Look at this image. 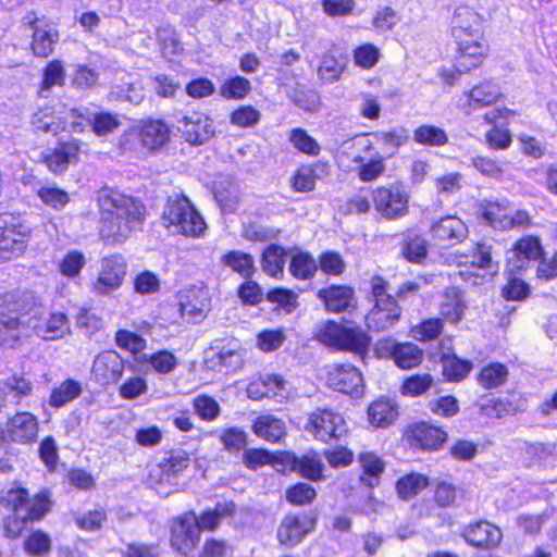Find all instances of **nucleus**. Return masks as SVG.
I'll return each instance as SVG.
<instances>
[{"label":"nucleus","mask_w":557,"mask_h":557,"mask_svg":"<svg viewBox=\"0 0 557 557\" xmlns=\"http://www.w3.org/2000/svg\"><path fill=\"white\" fill-rule=\"evenodd\" d=\"M98 206L99 234L107 243L127 239L141 227L146 216L145 206L139 200L110 188L99 190Z\"/></svg>","instance_id":"obj_1"},{"label":"nucleus","mask_w":557,"mask_h":557,"mask_svg":"<svg viewBox=\"0 0 557 557\" xmlns=\"http://www.w3.org/2000/svg\"><path fill=\"white\" fill-rule=\"evenodd\" d=\"M32 310L30 294L8 293L0 297V345L14 348L30 336Z\"/></svg>","instance_id":"obj_2"},{"label":"nucleus","mask_w":557,"mask_h":557,"mask_svg":"<svg viewBox=\"0 0 557 557\" xmlns=\"http://www.w3.org/2000/svg\"><path fill=\"white\" fill-rule=\"evenodd\" d=\"M0 503L13 511V516L7 520L8 533L13 537L26 535L25 550L30 555L35 554V503L32 502L28 491L21 486L12 487L1 494Z\"/></svg>","instance_id":"obj_3"},{"label":"nucleus","mask_w":557,"mask_h":557,"mask_svg":"<svg viewBox=\"0 0 557 557\" xmlns=\"http://www.w3.org/2000/svg\"><path fill=\"white\" fill-rule=\"evenodd\" d=\"M162 224L175 234L201 236L207 224L191 201L183 194L168 197L162 212Z\"/></svg>","instance_id":"obj_4"},{"label":"nucleus","mask_w":557,"mask_h":557,"mask_svg":"<svg viewBox=\"0 0 557 557\" xmlns=\"http://www.w3.org/2000/svg\"><path fill=\"white\" fill-rule=\"evenodd\" d=\"M314 338L325 346L363 355L370 346V337L360 327H349L334 321L317 326Z\"/></svg>","instance_id":"obj_5"},{"label":"nucleus","mask_w":557,"mask_h":557,"mask_svg":"<svg viewBox=\"0 0 557 557\" xmlns=\"http://www.w3.org/2000/svg\"><path fill=\"white\" fill-rule=\"evenodd\" d=\"M32 237V228L12 214L0 215V262L23 253Z\"/></svg>","instance_id":"obj_6"},{"label":"nucleus","mask_w":557,"mask_h":557,"mask_svg":"<svg viewBox=\"0 0 557 557\" xmlns=\"http://www.w3.org/2000/svg\"><path fill=\"white\" fill-rule=\"evenodd\" d=\"M372 201L376 212L384 219L396 220L408 213L409 194L399 183L375 188Z\"/></svg>","instance_id":"obj_7"},{"label":"nucleus","mask_w":557,"mask_h":557,"mask_svg":"<svg viewBox=\"0 0 557 557\" xmlns=\"http://www.w3.org/2000/svg\"><path fill=\"white\" fill-rule=\"evenodd\" d=\"M463 258L465 261L461 263L467 269L460 270L459 275L463 281L471 282L473 285L480 284L479 278L493 276L499 270L498 262L494 260L493 247L486 243H476L470 253H466Z\"/></svg>","instance_id":"obj_8"},{"label":"nucleus","mask_w":557,"mask_h":557,"mask_svg":"<svg viewBox=\"0 0 557 557\" xmlns=\"http://www.w3.org/2000/svg\"><path fill=\"white\" fill-rule=\"evenodd\" d=\"M482 218L495 230L525 227L531 223L525 210H512L508 200L487 202L482 209Z\"/></svg>","instance_id":"obj_9"},{"label":"nucleus","mask_w":557,"mask_h":557,"mask_svg":"<svg viewBox=\"0 0 557 557\" xmlns=\"http://www.w3.org/2000/svg\"><path fill=\"white\" fill-rule=\"evenodd\" d=\"M306 429L322 442L338 440L347 432L344 418L330 409H317L309 414Z\"/></svg>","instance_id":"obj_10"},{"label":"nucleus","mask_w":557,"mask_h":557,"mask_svg":"<svg viewBox=\"0 0 557 557\" xmlns=\"http://www.w3.org/2000/svg\"><path fill=\"white\" fill-rule=\"evenodd\" d=\"M125 275L126 264L121 256L106 257L101 261V269L91 290L97 295H109L121 287Z\"/></svg>","instance_id":"obj_11"},{"label":"nucleus","mask_w":557,"mask_h":557,"mask_svg":"<svg viewBox=\"0 0 557 557\" xmlns=\"http://www.w3.org/2000/svg\"><path fill=\"white\" fill-rule=\"evenodd\" d=\"M329 387L345 394H359L363 388L361 372L349 363H334L325 368Z\"/></svg>","instance_id":"obj_12"},{"label":"nucleus","mask_w":557,"mask_h":557,"mask_svg":"<svg viewBox=\"0 0 557 557\" xmlns=\"http://www.w3.org/2000/svg\"><path fill=\"white\" fill-rule=\"evenodd\" d=\"M200 540L197 515L188 511L175 519L172 525L171 544L180 553L187 555Z\"/></svg>","instance_id":"obj_13"},{"label":"nucleus","mask_w":557,"mask_h":557,"mask_svg":"<svg viewBox=\"0 0 557 557\" xmlns=\"http://www.w3.org/2000/svg\"><path fill=\"white\" fill-rule=\"evenodd\" d=\"M315 528V518L307 515H287L277 529V540L282 545L296 546Z\"/></svg>","instance_id":"obj_14"},{"label":"nucleus","mask_w":557,"mask_h":557,"mask_svg":"<svg viewBox=\"0 0 557 557\" xmlns=\"http://www.w3.org/2000/svg\"><path fill=\"white\" fill-rule=\"evenodd\" d=\"M461 535L469 545L482 549L498 547L503 539L500 529L486 520L468 524Z\"/></svg>","instance_id":"obj_15"},{"label":"nucleus","mask_w":557,"mask_h":557,"mask_svg":"<svg viewBox=\"0 0 557 557\" xmlns=\"http://www.w3.org/2000/svg\"><path fill=\"white\" fill-rule=\"evenodd\" d=\"M124 362L122 357L113 350H107L99 354L91 368V375L96 382L101 385L115 383L123 374Z\"/></svg>","instance_id":"obj_16"},{"label":"nucleus","mask_w":557,"mask_h":557,"mask_svg":"<svg viewBox=\"0 0 557 557\" xmlns=\"http://www.w3.org/2000/svg\"><path fill=\"white\" fill-rule=\"evenodd\" d=\"M181 313L191 322L205 319L210 309V294L207 287L193 286L181 298Z\"/></svg>","instance_id":"obj_17"},{"label":"nucleus","mask_w":557,"mask_h":557,"mask_svg":"<svg viewBox=\"0 0 557 557\" xmlns=\"http://www.w3.org/2000/svg\"><path fill=\"white\" fill-rule=\"evenodd\" d=\"M178 128L184 138L193 145H201L213 135L209 119L197 112L184 115L180 120Z\"/></svg>","instance_id":"obj_18"},{"label":"nucleus","mask_w":557,"mask_h":557,"mask_svg":"<svg viewBox=\"0 0 557 557\" xmlns=\"http://www.w3.org/2000/svg\"><path fill=\"white\" fill-rule=\"evenodd\" d=\"M431 233L440 243L456 245L468 237L469 231L461 219L447 215L432 225Z\"/></svg>","instance_id":"obj_19"},{"label":"nucleus","mask_w":557,"mask_h":557,"mask_svg":"<svg viewBox=\"0 0 557 557\" xmlns=\"http://www.w3.org/2000/svg\"><path fill=\"white\" fill-rule=\"evenodd\" d=\"M244 356L240 349L219 348L211 346L206 351L205 362L213 371H234L243 364Z\"/></svg>","instance_id":"obj_20"},{"label":"nucleus","mask_w":557,"mask_h":557,"mask_svg":"<svg viewBox=\"0 0 557 557\" xmlns=\"http://www.w3.org/2000/svg\"><path fill=\"white\" fill-rule=\"evenodd\" d=\"M542 253L539 238L529 236L520 239L511 251V257L508 258L509 273L524 269L528 261L539 259Z\"/></svg>","instance_id":"obj_21"},{"label":"nucleus","mask_w":557,"mask_h":557,"mask_svg":"<svg viewBox=\"0 0 557 557\" xmlns=\"http://www.w3.org/2000/svg\"><path fill=\"white\" fill-rule=\"evenodd\" d=\"M481 26L480 15L469 7H459L456 9L451 20V35L457 40H463V37L472 38L479 33Z\"/></svg>","instance_id":"obj_22"},{"label":"nucleus","mask_w":557,"mask_h":557,"mask_svg":"<svg viewBox=\"0 0 557 557\" xmlns=\"http://www.w3.org/2000/svg\"><path fill=\"white\" fill-rule=\"evenodd\" d=\"M401 308L397 302L391 305H374L366 317L367 325L375 332L385 331L394 326L400 319Z\"/></svg>","instance_id":"obj_23"},{"label":"nucleus","mask_w":557,"mask_h":557,"mask_svg":"<svg viewBox=\"0 0 557 557\" xmlns=\"http://www.w3.org/2000/svg\"><path fill=\"white\" fill-rule=\"evenodd\" d=\"M465 95L467 103L462 108L467 114H470L473 110L495 103L500 97V89L494 82L485 81Z\"/></svg>","instance_id":"obj_24"},{"label":"nucleus","mask_w":557,"mask_h":557,"mask_svg":"<svg viewBox=\"0 0 557 557\" xmlns=\"http://www.w3.org/2000/svg\"><path fill=\"white\" fill-rule=\"evenodd\" d=\"M189 458L186 451L182 449L171 450L169 451L162 460L150 469L149 476L153 479L158 478L159 482H163V476H166V480L173 474H177L183 471L188 466Z\"/></svg>","instance_id":"obj_25"},{"label":"nucleus","mask_w":557,"mask_h":557,"mask_svg":"<svg viewBox=\"0 0 557 557\" xmlns=\"http://www.w3.org/2000/svg\"><path fill=\"white\" fill-rule=\"evenodd\" d=\"M457 42L459 46V55L456 63L458 73L478 66L486 55V47L472 38Z\"/></svg>","instance_id":"obj_26"},{"label":"nucleus","mask_w":557,"mask_h":557,"mask_svg":"<svg viewBox=\"0 0 557 557\" xmlns=\"http://www.w3.org/2000/svg\"><path fill=\"white\" fill-rule=\"evenodd\" d=\"M78 156L77 144L70 141L63 143L51 152L42 156V162L49 171L54 174L63 173L67 170L69 164L76 160Z\"/></svg>","instance_id":"obj_27"},{"label":"nucleus","mask_w":557,"mask_h":557,"mask_svg":"<svg viewBox=\"0 0 557 557\" xmlns=\"http://www.w3.org/2000/svg\"><path fill=\"white\" fill-rule=\"evenodd\" d=\"M376 152L379 151L368 135H359L345 140L341 146V154L347 157L357 165L367 161Z\"/></svg>","instance_id":"obj_28"},{"label":"nucleus","mask_w":557,"mask_h":557,"mask_svg":"<svg viewBox=\"0 0 557 557\" xmlns=\"http://www.w3.org/2000/svg\"><path fill=\"white\" fill-rule=\"evenodd\" d=\"M32 382L23 376L14 375L0 383V410L9 404L18 403L22 397L30 395Z\"/></svg>","instance_id":"obj_29"},{"label":"nucleus","mask_w":557,"mask_h":557,"mask_svg":"<svg viewBox=\"0 0 557 557\" xmlns=\"http://www.w3.org/2000/svg\"><path fill=\"white\" fill-rule=\"evenodd\" d=\"M285 460L292 465V468L295 471L307 479L317 481L322 478L323 462L315 453H308L301 457H297L294 454H287L285 456Z\"/></svg>","instance_id":"obj_30"},{"label":"nucleus","mask_w":557,"mask_h":557,"mask_svg":"<svg viewBox=\"0 0 557 557\" xmlns=\"http://www.w3.org/2000/svg\"><path fill=\"white\" fill-rule=\"evenodd\" d=\"M236 507L233 502H219L213 509H208L197 516V524L201 531L216 530L222 520L233 517Z\"/></svg>","instance_id":"obj_31"},{"label":"nucleus","mask_w":557,"mask_h":557,"mask_svg":"<svg viewBox=\"0 0 557 557\" xmlns=\"http://www.w3.org/2000/svg\"><path fill=\"white\" fill-rule=\"evenodd\" d=\"M8 432L15 442H32L35 438V417L28 411L15 413L8 423Z\"/></svg>","instance_id":"obj_32"},{"label":"nucleus","mask_w":557,"mask_h":557,"mask_svg":"<svg viewBox=\"0 0 557 557\" xmlns=\"http://www.w3.org/2000/svg\"><path fill=\"white\" fill-rule=\"evenodd\" d=\"M140 139L145 147L154 150L165 145L170 139V128L161 120H149L140 129Z\"/></svg>","instance_id":"obj_33"},{"label":"nucleus","mask_w":557,"mask_h":557,"mask_svg":"<svg viewBox=\"0 0 557 557\" xmlns=\"http://www.w3.org/2000/svg\"><path fill=\"white\" fill-rule=\"evenodd\" d=\"M319 297L324 301L327 310L339 312L351 306L354 290L348 286H331L321 289Z\"/></svg>","instance_id":"obj_34"},{"label":"nucleus","mask_w":557,"mask_h":557,"mask_svg":"<svg viewBox=\"0 0 557 557\" xmlns=\"http://www.w3.org/2000/svg\"><path fill=\"white\" fill-rule=\"evenodd\" d=\"M252 430L257 436L272 443L278 442L286 434L284 421L271 414L258 417Z\"/></svg>","instance_id":"obj_35"},{"label":"nucleus","mask_w":557,"mask_h":557,"mask_svg":"<svg viewBox=\"0 0 557 557\" xmlns=\"http://www.w3.org/2000/svg\"><path fill=\"white\" fill-rule=\"evenodd\" d=\"M466 305L460 292L453 287L448 288L440 301V313L451 323L459 322L465 313Z\"/></svg>","instance_id":"obj_36"},{"label":"nucleus","mask_w":557,"mask_h":557,"mask_svg":"<svg viewBox=\"0 0 557 557\" xmlns=\"http://www.w3.org/2000/svg\"><path fill=\"white\" fill-rule=\"evenodd\" d=\"M412 436L423 449H436L446 441V432L442 429L420 423L412 429Z\"/></svg>","instance_id":"obj_37"},{"label":"nucleus","mask_w":557,"mask_h":557,"mask_svg":"<svg viewBox=\"0 0 557 557\" xmlns=\"http://www.w3.org/2000/svg\"><path fill=\"white\" fill-rule=\"evenodd\" d=\"M368 413L370 422L376 426L389 425L398 416L396 404L389 399H379L372 403Z\"/></svg>","instance_id":"obj_38"},{"label":"nucleus","mask_w":557,"mask_h":557,"mask_svg":"<svg viewBox=\"0 0 557 557\" xmlns=\"http://www.w3.org/2000/svg\"><path fill=\"white\" fill-rule=\"evenodd\" d=\"M284 388L285 381L281 375L268 373L261 375L259 381L251 383L247 392L249 397L257 399L268 397L271 393L276 395V391H282Z\"/></svg>","instance_id":"obj_39"},{"label":"nucleus","mask_w":557,"mask_h":557,"mask_svg":"<svg viewBox=\"0 0 557 557\" xmlns=\"http://www.w3.org/2000/svg\"><path fill=\"white\" fill-rule=\"evenodd\" d=\"M395 363L403 369H411L421 363L422 350L412 343H399L393 347L392 351Z\"/></svg>","instance_id":"obj_40"},{"label":"nucleus","mask_w":557,"mask_h":557,"mask_svg":"<svg viewBox=\"0 0 557 557\" xmlns=\"http://www.w3.org/2000/svg\"><path fill=\"white\" fill-rule=\"evenodd\" d=\"M65 73L63 63L60 60L50 61L44 69L38 94L44 96L53 87H62L65 84Z\"/></svg>","instance_id":"obj_41"},{"label":"nucleus","mask_w":557,"mask_h":557,"mask_svg":"<svg viewBox=\"0 0 557 557\" xmlns=\"http://www.w3.org/2000/svg\"><path fill=\"white\" fill-rule=\"evenodd\" d=\"M413 140L423 146L441 147L448 143V136L438 126L423 124L413 131Z\"/></svg>","instance_id":"obj_42"},{"label":"nucleus","mask_w":557,"mask_h":557,"mask_svg":"<svg viewBox=\"0 0 557 557\" xmlns=\"http://www.w3.org/2000/svg\"><path fill=\"white\" fill-rule=\"evenodd\" d=\"M82 392L83 388L79 382L72 379L65 380L52 391L49 404L55 408L63 407L67 403L76 399Z\"/></svg>","instance_id":"obj_43"},{"label":"nucleus","mask_w":557,"mask_h":557,"mask_svg":"<svg viewBox=\"0 0 557 557\" xmlns=\"http://www.w3.org/2000/svg\"><path fill=\"white\" fill-rule=\"evenodd\" d=\"M69 333V319L62 312L52 313L45 325L40 329V336L45 341H55L63 338ZM37 335H39L38 332Z\"/></svg>","instance_id":"obj_44"},{"label":"nucleus","mask_w":557,"mask_h":557,"mask_svg":"<svg viewBox=\"0 0 557 557\" xmlns=\"http://www.w3.org/2000/svg\"><path fill=\"white\" fill-rule=\"evenodd\" d=\"M285 256V250L282 247L276 245L269 246L262 255V270L273 277L282 275Z\"/></svg>","instance_id":"obj_45"},{"label":"nucleus","mask_w":557,"mask_h":557,"mask_svg":"<svg viewBox=\"0 0 557 557\" xmlns=\"http://www.w3.org/2000/svg\"><path fill=\"white\" fill-rule=\"evenodd\" d=\"M222 262L245 278L250 277L255 271L253 258L243 251L227 252L222 257Z\"/></svg>","instance_id":"obj_46"},{"label":"nucleus","mask_w":557,"mask_h":557,"mask_svg":"<svg viewBox=\"0 0 557 557\" xmlns=\"http://www.w3.org/2000/svg\"><path fill=\"white\" fill-rule=\"evenodd\" d=\"M372 136L384 145L388 156H393L401 145L408 141L409 132L400 126L385 132L373 133Z\"/></svg>","instance_id":"obj_47"},{"label":"nucleus","mask_w":557,"mask_h":557,"mask_svg":"<svg viewBox=\"0 0 557 557\" xmlns=\"http://www.w3.org/2000/svg\"><path fill=\"white\" fill-rule=\"evenodd\" d=\"M508 377V369L499 362L490 363L479 374V383L484 388H496L503 385Z\"/></svg>","instance_id":"obj_48"},{"label":"nucleus","mask_w":557,"mask_h":557,"mask_svg":"<svg viewBox=\"0 0 557 557\" xmlns=\"http://www.w3.org/2000/svg\"><path fill=\"white\" fill-rule=\"evenodd\" d=\"M357 175L363 183L377 180L386 170L384 158L380 152L356 166Z\"/></svg>","instance_id":"obj_49"},{"label":"nucleus","mask_w":557,"mask_h":557,"mask_svg":"<svg viewBox=\"0 0 557 557\" xmlns=\"http://www.w3.org/2000/svg\"><path fill=\"white\" fill-rule=\"evenodd\" d=\"M428 484L426 476L419 473H410L398 480L396 490L400 498L409 499L425 488Z\"/></svg>","instance_id":"obj_50"},{"label":"nucleus","mask_w":557,"mask_h":557,"mask_svg":"<svg viewBox=\"0 0 557 557\" xmlns=\"http://www.w3.org/2000/svg\"><path fill=\"white\" fill-rule=\"evenodd\" d=\"M143 359L160 374H169L173 372L178 364L176 356L166 349L159 350L150 355H144Z\"/></svg>","instance_id":"obj_51"},{"label":"nucleus","mask_w":557,"mask_h":557,"mask_svg":"<svg viewBox=\"0 0 557 557\" xmlns=\"http://www.w3.org/2000/svg\"><path fill=\"white\" fill-rule=\"evenodd\" d=\"M87 122L92 126L94 132L98 136L112 133L120 126L117 115L109 112L89 113Z\"/></svg>","instance_id":"obj_52"},{"label":"nucleus","mask_w":557,"mask_h":557,"mask_svg":"<svg viewBox=\"0 0 557 557\" xmlns=\"http://www.w3.org/2000/svg\"><path fill=\"white\" fill-rule=\"evenodd\" d=\"M289 269L295 277L306 280L314 275L317 262L309 253L300 252L293 257Z\"/></svg>","instance_id":"obj_53"},{"label":"nucleus","mask_w":557,"mask_h":557,"mask_svg":"<svg viewBox=\"0 0 557 557\" xmlns=\"http://www.w3.org/2000/svg\"><path fill=\"white\" fill-rule=\"evenodd\" d=\"M324 170V165L314 163L312 166L300 168L294 176L293 186L297 191H310L315 186L317 171Z\"/></svg>","instance_id":"obj_54"},{"label":"nucleus","mask_w":557,"mask_h":557,"mask_svg":"<svg viewBox=\"0 0 557 557\" xmlns=\"http://www.w3.org/2000/svg\"><path fill=\"white\" fill-rule=\"evenodd\" d=\"M344 71V66L333 55H324L318 69V76L324 84L337 82Z\"/></svg>","instance_id":"obj_55"},{"label":"nucleus","mask_w":557,"mask_h":557,"mask_svg":"<svg viewBox=\"0 0 557 557\" xmlns=\"http://www.w3.org/2000/svg\"><path fill=\"white\" fill-rule=\"evenodd\" d=\"M315 496V490L308 483H297L286 491V500L294 506L311 504Z\"/></svg>","instance_id":"obj_56"},{"label":"nucleus","mask_w":557,"mask_h":557,"mask_svg":"<svg viewBox=\"0 0 557 557\" xmlns=\"http://www.w3.org/2000/svg\"><path fill=\"white\" fill-rule=\"evenodd\" d=\"M289 140L295 148L304 153L310 156H318L320 153V145L302 128L292 129Z\"/></svg>","instance_id":"obj_57"},{"label":"nucleus","mask_w":557,"mask_h":557,"mask_svg":"<svg viewBox=\"0 0 557 557\" xmlns=\"http://www.w3.org/2000/svg\"><path fill=\"white\" fill-rule=\"evenodd\" d=\"M286 341L285 333L282 329L278 330H263L257 335V346L264 352H270L278 349Z\"/></svg>","instance_id":"obj_58"},{"label":"nucleus","mask_w":557,"mask_h":557,"mask_svg":"<svg viewBox=\"0 0 557 557\" xmlns=\"http://www.w3.org/2000/svg\"><path fill=\"white\" fill-rule=\"evenodd\" d=\"M251 90L250 82L242 76L226 81L220 89L221 96L227 99H243Z\"/></svg>","instance_id":"obj_59"},{"label":"nucleus","mask_w":557,"mask_h":557,"mask_svg":"<svg viewBox=\"0 0 557 557\" xmlns=\"http://www.w3.org/2000/svg\"><path fill=\"white\" fill-rule=\"evenodd\" d=\"M220 441L230 453H238L246 447L247 434L239 428H227L221 435Z\"/></svg>","instance_id":"obj_60"},{"label":"nucleus","mask_w":557,"mask_h":557,"mask_svg":"<svg viewBox=\"0 0 557 557\" xmlns=\"http://www.w3.org/2000/svg\"><path fill=\"white\" fill-rule=\"evenodd\" d=\"M433 384V379L429 373L416 374L405 380L401 392L404 395L419 396L425 393Z\"/></svg>","instance_id":"obj_61"},{"label":"nucleus","mask_w":557,"mask_h":557,"mask_svg":"<svg viewBox=\"0 0 557 557\" xmlns=\"http://www.w3.org/2000/svg\"><path fill=\"white\" fill-rule=\"evenodd\" d=\"M115 342L119 347L133 354L141 352L147 345L145 338L127 330L117 331L115 334Z\"/></svg>","instance_id":"obj_62"},{"label":"nucleus","mask_w":557,"mask_h":557,"mask_svg":"<svg viewBox=\"0 0 557 557\" xmlns=\"http://www.w3.org/2000/svg\"><path fill=\"white\" fill-rule=\"evenodd\" d=\"M381 51L373 44H364L354 51V59L357 65L363 69L373 67L380 60Z\"/></svg>","instance_id":"obj_63"},{"label":"nucleus","mask_w":557,"mask_h":557,"mask_svg":"<svg viewBox=\"0 0 557 557\" xmlns=\"http://www.w3.org/2000/svg\"><path fill=\"white\" fill-rule=\"evenodd\" d=\"M194 409L203 420L212 421L220 414V406L212 397L200 395L194 399Z\"/></svg>","instance_id":"obj_64"}]
</instances>
